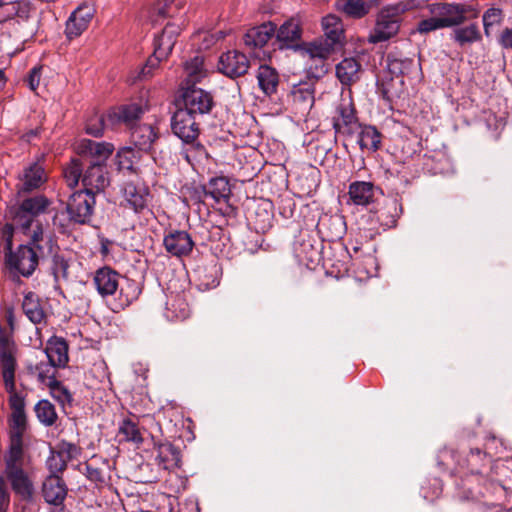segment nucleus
Listing matches in <instances>:
<instances>
[{
	"mask_svg": "<svg viewBox=\"0 0 512 512\" xmlns=\"http://www.w3.org/2000/svg\"><path fill=\"white\" fill-rule=\"evenodd\" d=\"M68 494V487L59 475H48L42 483V496L51 506L64 503Z\"/></svg>",
	"mask_w": 512,
	"mask_h": 512,
	"instance_id": "nucleus-18",
	"label": "nucleus"
},
{
	"mask_svg": "<svg viewBox=\"0 0 512 512\" xmlns=\"http://www.w3.org/2000/svg\"><path fill=\"white\" fill-rule=\"evenodd\" d=\"M419 2L422 6L420 9L426 8L430 14L438 16L444 28L460 25L464 21L478 16V10L472 5Z\"/></svg>",
	"mask_w": 512,
	"mask_h": 512,
	"instance_id": "nucleus-7",
	"label": "nucleus"
},
{
	"mask_svg": "<svg viewBox=\"0 0 512 512\" xmlns=\"http://www.w3.org/2000/svg\"><path fill=\"white\" fill-rule=\"evenodd\" d=\"M25 403L18 397L11 399V416L9 418V450L5 456L6 476L12 489L23 499L32 497V483L23 471V434L27 429Z\"/></svg>",
	"mask_w": 512,
	"mask_h": 512,
	"instance_id": "nucleus-1",
	"label": "nucleus"
},
{
	"mask_svg": "<svg viewBox=\"0 0 512 512\" xmlns=\"http://www.w3.org/2000/svg\"><path fill=\"white\" fill-rule=\"evenodd\" d=\"M260 90L271 96L277 92L279 85V74L277 70L269 65H260L256 75Z\"/></svg>",
	"mask_w": 512,
	"mask_h": 512,
	"instance_id": "nucleus-30",
	"label": "nucleus"
},
{
	"mask_svg": "<svg viewBox=\"0 0 512 512\" xmlns=\"http://www.w3.org/2000/svg\"><path fill=\"white\" fill-rule=\"evenodd\" d=\"M48 181V174L38 163H34V189L39 188Z\"/></svg>",
	"mask_w": 512,
	"mask_h": 512,
	"instance_id": "nucleus-58",
	"label": "nucleus"
},
{
	"mask_svg": "<svg viewBox=\"0 0 512 512\" xmlns=\"http://www.w3.org/2000/svg\"><path fill=\"white\" fill-rule=\"evenodd\" d=\"M335 69L336 76L342 85L350 86L360 78L361 64L354 57L344 58Z\"/></svg>",
	"mask_w": 512,
	"mask_h": 512,
	"instance_id": "nucleus-26",
	"label": "nucleus"
},
{
	"mask_svg": "<svg viewBox=\"0 0 512 512\" xmlns=\"http://www.w3.org/2000/svg\"><path fill=\"white\" fill-rule=\"evenodd\" d=\"M85 160L74 158L63 169V177L69 188H74L82 180Z\"/></svg>",
	"mask_w": 512,
	"mask_h": 512,
	"instance_id": "nucleus-40",
	"label": "nucleus"
},
{
	"mask_svg": "<svg viewBox=\"0 0 512 512\" xmlns=\"http://www.w3.org/2000/svg\"><path fill=\"white\" fill-rule=\"evenodd\" d=\"M49 261L50 270L56 282L60 279H68L69 262L63 255L59 254V251H57Z\"/></svg>",
	"mask_w": 512,
	"mask_h": 512,
	"instance_id": "nucleus-46",
	"label": "nucleus"
},
{
	"mask_svg": "<svg viewBox=\"0 0 512 512\" xmlns=\"http://www.w3.org/2000/svg\"><path fill=\"white\" fill-rule=\"evenodd\" d=\"M375 0H337L336 7L347 16L360 19L366 16L371 8L376 5Z\"/></svg>",
	"mask_w": 512,
	"mask_h": 512,
	"instance_id": "nucleus-29",
	"label": "nucleus"
},
{
	"mask_svg": "<svg viewBox=\"0 0 512 512\" xmlns=\"http://www.w3.org/2000/svg\"><path fill=\"white\" fill-rule=\"evenodd\" d=\"M249 68V59L244 52L239 50H230L223 53L218 61L219 72L231 79L245 75Z\"/></svg>",
	"mask_w": 512,
	"mask_h": 512,
	"instance_id": "nucleus-13",
	"label": "nucleus"
},
{
	"mask_svg": "<svg viewBox=\"0 0 512 512\" xmlns=\"http://www.w3.org/2000/svg\"><path fill=\"white\" fill-rule=\"evenodd\" d=\"M163 244L170 254L181 257L191 253L194 241L184 230H170L163 239Z\"/></svg>",
	"mask_w": 512,
	"mask_h": 512,
	"instance_id": "nucleus-17",
	"label": "nucleus"
},
{
	"mask_svg": "<svg viewBox=\"0 0 512 512\" xmlns=\"http://www.w3.org/2000/svg\"><path fill=\"white\" fill-rule=\"evenodd\" d=\"M0 365L5 388L9 393V406L11 399L16 396L24 402V398L15 392V368L16 360L14 357V342L12 340V317L8 319V324L0 325Z\"/></svg>",
	"mask_w": 512,
	"mask_h": 512,
	"instance_id": "nucleus-5",
	"label": "nucleus"
},
{
	"mask_svg": "<svg viewBox=\"0 0 512 512\" xmlns=\"http://www.w3.org/2000/svg\"><path fill=\"white\" fill-rule=\"evenodd\" d=\"M118 436L123 441L133 442L137 445L143 442V437L136 423L130 419H125L119 426Z\"/></svg>",
	"mask_w": 512,
	"mask_h": 512,
	"instance_id": "nucleus-43",
	"label": "nucleus"
},
{
	"mask_svg": "<svg viewBox=\"0 0 512 512\" xmlns=\"http://www.w3.org/2000/svg\"><path fill=\"white\" fill-rule=\"evenodd\" d=\"M59 251L50 233H45L40 225L34 229V268L40 261L50 260Z\"/></svg>",
	"mask_w": 512,
	"mask_h": 512,
	"instance_id": "nucleus-19",
	"label": "nucleus"
},
{
	"mask_svg": "<svg viewBox=\"0 0 512 512\" xmlns=\"http://www.w3.org/2000/svg\"><path fill=\"white\" fill-rule=\"evenodd\" d=\"M418 0H403L393 5H387L377 13L375 25L369 32L367 41L371 44L385 42L395 37L407 11L421 8Z\"/></svg>",
	"mask_w": 512,
	"mask_h": 512,
	"instance_id": "nucleus-3",
	"label": "nucleus"
},
{
	"mask_svg": "<svg viewBox=\"0 0 512 512\" xmlns=\"http://www.w3.org/2000/svg\"><path fill=\"white\" fill-rule=\"evenodd\" d=\"M96 196L87 191L78 190L72 193L67 202L69 219L77 224H88L93 216Z\"/></svg>",
	"mask_w": 512,
	"mask_h": 512,
	"instance_id": "nucleus-9",
	"label": "nucleus"
},
{
	"mask_svg": "<svg viewBox=\"0 0 512 512\" xmlns=\"http://www.w3.org/2000/svg\"><path fill=\"white\" fill-rule=\"evenodd\" d=\"M453 39L460 46L472 44L481 39L479 28L476 24L457 28L453 31Z\"/></svg>",
	"mask_w": 512,
	"mask_h": 512,
	"instance_id": "nucleus-42",
	"label": "nucleus"
},
{
	"mask_svg": "<svg viewBox=\"0 0 512 512\" xmlns=\"http://www.w3.org/2000/svg\"><path fill=\"white\" fill-rule=\"evenodd\" d=\"M9 214L12 223H6L2 228V239L6 263L10 270L15 272V280L19 281V275H32V239L26 244H21L17 251L13 252V235L15 229H20L24 234L29 231L32 224V197H27L21 204L12 206Z\"/></svg>",
	"mask_w": 512,
	"mask_h": 512,
	"instance_id": "nucleus-2",
	"label": "nucleus"
},
{
	"mask_svg": "<svg viewBox=\"0 0 512 512\" xmlns=\"http://www.w3.org/2000/svg\"><path fill=\"white\" fill-rule=\"evenodd\" d=\"M133 151L130 148L120 150L116 155V163L120 170L133 168Z\"/></svg>",
	"mask_w": 512,
	"mask_h": 512,
	"instance_id": "nucleus-55",
	"label": "nucleus"
},
{
	"mask_svg": "<svg viewBox=\"0 0 512 512\" xmlns=\"http://www.w3.org/2000/svg\"><path fill=\"white\" fill-rule=\"evenodd\" d=\"M120 275L109 267H103L95 272L93 282L97 292L102 296L113 295L119 288Z\"/></svg>",
	"mask_w": 512,
	"mask_h": 512,
	"instance_id": "nucleus-20",
	"label": "nucleus"
},
{
	"mask_svg": "<svg viewBox=\"0 0 512 512\" xmlns=\"http://www.w3.org/2000/svg\"><path fill=\"white\" fill-rule=\"evenodd\" d=\"M182 102V108L197 117L209 114L214 106L212 94L196 86L183 89Z\"/></svg>",
	"mask_w": 512,
	"mask_h": 512,
	"instance_id": "nucleus-11",
	"label": "nucleus"
},
{
	"mask_svg": "<svg viewBox=\"0 0 512 512\" xmlns=\"http://www.w3.org/2000/svg\"><path fill=\"white\" fill-rule=\"evenodd\" d=\"M295 107L302 113L308 112L314 105V89L309 84L295 85L291 92Z\"/></svg>",
	"mask_w": 512,
	"mask_h": 512,
	"instance_id": "nucleus-32",
	"label": "nucleus"
},
{
	"mask_svg": "<svg viewBox=\"0 0 512 512\" xmlns=\"http://www.w3.org/2000/svg\"><path fill=\"white\" fill-rule=\"evenodd\" d=\"M414 66L412 59H391L388 62L389 71L394 75H405L408 74L411 68Z\"/></svg>",
	"mask_w": 512,
	"mask_h": 512,
	"instance_id": "nucleus-51",
	"label": "nucleus"
},
{
	"mask_svg": "<svg viewBox=\"0 0 512 512\" xmlns=\"http://www.w3.org/2000/svg\"><path fill=\"white\" fill-rule=\"evenodd\" d=\"M142 290L138 282L126 279L120 286L118 303L115 304V311L123 310L132 302L138 299Z\"/></svg>",
	"mask_w": 512,
	"mask_h": 512,
	"instance_id": "nucleus-34",
	"label": "nucleus"
},
{
	"mask_svg": "<svg viewBox=\"0 0 512 512\" xmlns=\"http://www.w3.org/2000/svg\"><path fill=\"white\" fill-rule=\"evenodd\" d=\"M360 131L358 133L357 143L361 150L375 152L381 145V134L375 126L358 125Z\"/></svg>",
	"mask_w": 512,
	"mask_h": 512,
	"instance_id": "nucleus-31",
	"label": "nucleus"
},
{
	"mask_svg": "<svg viewBox=\"0 0 512 512\" xmlns=\"http://www.w3.org/2000/svg\"><path fill=\"white\" fill-rule=\"evenodd\" d=\"M444 28L441 19L438 16L423 19L418 23L417 30L419 33H428L438 29Z\"/></svg>",
	"mask_w": 512,
	"mask_h": 512,
	"instance_id": "nucleus-54",
	"label": "nucleus"
},
{
	"mask_svg": "<svg viewBox=\"0 0 512 512\" xmlns=\"http://www.w3.org/2000/svg\"><path fill=\"white\" fill-rule=\"evenodd\" d=\"M185 6V0H157L150 12V19L159 23L166 18L177 17Z\"/></svg>",
	"mask_w": 512,
	"mask_h": 512,
	"instance_id": "nucleus-22",
	"label": "nucleus"
},
{
	"mask_svg": "<svg viewBox=\"0 0 512 512\" xmlns=\"http://www.w3.org/2000/svg\"><path fill=\"white\" fill-rule=\"evenodd\" d=\"M309 69L311 70V74L316 78L323 76L328 71L325 60H322L321 62L311 61Z\"/></svg>",
	"mask_w": 512,
	"mask_h": 512,
	"instance_id": "nucleus-61",
	"label": "nucleus"
},
{
	"mask_svg": "<svg viewBox=\"0 0 512 512\" xmlns=\"http://www.w3.org/2000/svg\"><path fill=\"white\" fill-rule=\"evenodd\" d=\"M189 314V305L183 296L175 294L168 298L165 312V316L168 320H184Z\"/></svg>",
	"mask_w": 512,
	"mask_h": 512,
	"instance_id": "nucleus-33",
	"label": "nucleus"
},
{
	"mask_svg": "<svg viewBox=\"0 0 512 512\" xmlns=\"http://www.w3.org/2000/svg\"><path fill=\"white\" fill-rule=\"evenodd\" d=\"M206 195L211 196L217 203L228 202L231 196V188L227 178L215 177L209 181V191Z\"/></svg>",
	"mask_w": 512,
	"mask_h": 512,
	"instance_id": "nucleus-37",
	"label": "nucleus"
},
{
	"mask_svg": "<svg viewBox=\"0 0 512 512\" xmlns=\"http://www.w3.org/2000/svg\"><path fill=\"white\" fill-rule=\"evenodd\" d=\"M46 387L49 389L50 395L57 401L61 403H70L72 401V395L69 390L64 387L57 379L55 380V383H50Z\"/></svg>",
	"mask_w": 512,
	"mask_h": 512,
	"instance_id": "nucleus-52",
	"label": "nucleus"
},
{
	"mask_svg": "<svg viewBox=\"0 0 512 512\" xmlns=\"http://www.w3.org/2000/svg\"><path fill=\"white\" fill-rule=\"evenodd\" d=\"M274 36L279 49L298 50L301 47L302 29L297 19L285 21L278 29L276 28Z\"/></svg>",
	"mask_w": 512,
	"mask_h": 512,
	"instance_id": "nucleus-16",
	"label": "nucleus"
},
{
	"mask_svg": "<svg viewBox=\"0 0 512 512\" xmlns=\"http://www.w3.org/2000/svg\"><path fill=\"white\" fill-rule=\"evenodd\" d=\"M107 125H111L107 120V115H95L86 122V132L94 137L102 136Z\"/></svg>",
	"mask_w": 512,
	"mask_h": 512,
	"instance_id": "nucleus-49",
	"label": "nucleus"
},
{
	"mask_svg": "<svg viewBox=\"0 0 512 512\" xmlns=\"http://www.w3.org/2000/svg\"><path fill=\"white\" fill-rule=\"evenodd\" d=\"M110 184V175L106 163L85 160L82 175L83 191L97 196L105 191Z\"/></svg>",
	"mask_w": 512,
	"mask_h": 512,
	"instance_id": "nucleus-10",
	"label": "nucleus"
},
{
	"mask_svg": "<svg viewBox=\"0 0 512 512\" xmlns=\"http://www.w3.org/2000/svg\"><path fill=\"white\" fill-rule=\"evenodd\" d=\"M335 48L336 47L331 43L323 39H319L309 43L305 51L309 56L310 61L321 62L322 60H326Z\"/></svg>",
	"mask_w": 512,
	"mask_h": 512,
	"instance_id": "nucleus-39",
	"label": "nucleus"
},
{
	"mask_svg": "<svg viewBox=\"0 0 512 512\" xmlns=\"http://www.w3.org/2000/svg\"><path fill=\"white\" fill-rule=\"evenodd\" d=\"M487 456L479 448L471 449L466 458L467 469L470 475H466L457 483L459 497L462 499H473L484 496L486 492L494 488L495 483L481 475L480 469L486 465Z\"/></svg>",
	"mask_w": 512,
	"mask_h": 512,
	"instance_id": "nucleus-4",
	"label": "nucleus"
},
{
	"mask_svg": "<svg viewBox=\"0 0 512 512\" xmlns=\"http://www.w3.org/2000/svg\"><path fill=\"white\" fill-rule=\"evenodd\" d=\"M142 114V107L138 104L133 103L111 109L107 113V120L111 124V126L119 123L131 125L135 120L139 119Z\"/></svg>",
	"mask_w": 512,
	"mask_h": 512,
	"instance_id": "nucleus-24",
	"label": "nucleus"
},
{
	"mask_svg": "<svg viewBox=\"0 0 512 512\" xmlns=\"http://www.w3.org/2000/svg\"><path fill=\"white\" fill-rule=\"evenodd\" d=\"M50 453L46 459V468L49 471V475H61L67 468V463L57 453V451L49 446Z\"/></svg>",
	"mask_w": 512,
	"mask_h": 512,
	"instance_id": "nucleus-47",
	"label": "nucleus"
},
{
	"mask_svg": "<svg viewBox=\"0 0 512 512\" xmlns=\"http://www.w3.org/2000/svg\"><path fill=\"white\" fill-rule=\"evenodd\" d=\"M377 188L371 182L355 181L349 185V198L353 204L367 206L374 201Z\"/></svg>",
	"mask_w": 512,
	"mask_h": 512,
	"instance_id": "nucleus-25",
	"label": "nucleus"
},
{
	"mask_svg": "<svg viewBox=\"0 0 512 512\" xmlns=\"http://www.w3.org/2000/svg\"><path fill=\"white\" fill-rule=\"evenodd\" d=\"M197 116L180 107L171 118L173 133L184 143L194 142L200 133Z\"/></svg>",
	"mask_w": 512,
	"mask_h": 512,
	"instance_id": "nucleus-12",
	"label": "nucleus"
},
{
	"mask_svg": "<svg viewBox=\"0 0 512 512\" xmlns=\"http://www.w3.org/2000/svg\"><path fill=\"white\" fill-rule=\"evenodd\" d=\"M401 213L402 207L398 200L390 199L385 202L384 207L378 212L377 219L384 228H391L396 225Z\"/></svg>",
	"mask_w": 512,
	"mask_h": 512,
	"instance_id": "nucleus-35",
	"label": "nucleus"
},
{
	"mask_svg": "<svg viewBox=\"0 0 512 512\" xmlns=\"http://www.w3.org/2000/svg\"><path fill=\"white\" fill-rule=\"evenodd\" d=\"M321 24L324 33V38L322 39L335 47L341 45L344 37V29L340 18L330 14L322 18Z\"/></svg>",
	"mask_w": 512,
	"mask_h": 512,
	"instance_id": "nucleus-28",
	"label": "nucleus"
},
{
	"mask_svg": "<svg viewBox=\"0 0 512 512\" xmlns=\"http://www.w3.org/2000/svg\"><path fill=\"white\" fill-rule=\"evenodd\" d=\"M54 449L67 464L72 460L78 459L83 451L79 445L67 440H60Z\"/></svg>",
	"mask_w": 512,
	"mask_h": 512,
	"instance_id": "nucleus-45",
	"label": "nucleus"
},
{
	"mask_svg": "<svg viewBox=\"0 0 512 512\" xmlns=\"http://www.w3.org/2000/svg\"><path fill=\"white\" fill-rule=\"evenodd\" d=\"M184 71L186 73L187 86H195L196 83L200 82L201 79L207 75V70L204 68L203 57L195 56L189 61H186Z\"/></svg>",
	"mask_w": 512,
	"mask_h": 512,
	"instance_id": "nucleus-36",
	"label": "nucleus"
},
{
	"mask_svg": "<svg viewBox=\"0 0 512 512\" xmlns=\"http://www.w3.org/2000/svg\"><path fill=\"white\" fill-rule=\"evenodd\" d=\"M179 33L180 25L171 22L165 25L161 35L154 39L153 55L148 58L146 64L141 69L138 76L139 79H145L152 75V71L171 53Z\"/></svg>",
	"mask_w": 512,
	"mask_h": 512,
	"instance_id": "nucleus-6",
	"label": "nucleus"
},
{
	"mask_svg": "<svg viewBox=\"0 0 512 512\" xmlns=\"http://www.w3.org/2000/svg\"><path fill=\"white\" fill-rule=\"evenodd\" d=\"M157 459L164 469H174L179 466L180 452L172 444H162L159 446Z\"/></svg>",
	"mask_w": 512,
	"mask_h": 512,
	"instance_id": "nucleus-38",
	"label": "nucleus"
},
{
	"mask_svg": "<svg viewBox=\"0 0 512 512\" xmlns=\"http://www.w3.org/2000/svg\"><path fill=\"white\" fill-rule=\"evenodd\" d=\"M34 219L46 213L49 218H55L56 213L50 209L51 202L43 195L34 194Z\"/></svg>",
	"mask_w": 512,
	"mask_h": 512,
	"instance_id": "nucleus-53",
	"label": "nucleus"
},
{
	"mask_svg": "<svg viewBox=\"0 0 512 512\" xmlns=\"http://www.w3.org/2000/svg\"><path fill=\"white\" fill-rule=\"evenodd\" d=\"M61 346H68L66 340L62 337L51 336L47 342L44 350H52L60 348Z\"/></svg>",
	"mask_w": 512,
	"mask_h": 512,
	"instance_id": "nucleus-62",
	"label": "nucleus"
},
{
	"mask_svg": "<svg viewBox=\"0 0 512 512\" xmlns=\"http://www.w3.org/2000/svg\"><path fill=\"white\" fill-rule=\"evenodd\" d=\"M82 152L87 156L84 160H93L94 162L106 163L111 156L114 146L107 142H97L93 140H82L80 145Z\"/></svg>",
	"mask_w": 512,
	"mask_h": 512,
	"instance_id": "nucleus-23",
	"label": "nucleus"
},
{
	"mask_svg": "<svg viewBox=\"0 0 512 512\" xmlns=\"http://www.w3.org/2000/svg\"><path fill=\"white\" fill-rule=\"evenodd\" d=\"M49 362L58 365L61 368L66 367L69 361L68 346H61L60 348L52 350H43L42 352Z\"/></svg>",
	"mask_w": 512,
	"mask_h": 512,
	"instance_id": "nucleus-48",
	"label": "nucleus"
},
{
	"mask_svg": "<svg viewBox=\"0 0 512 512\" xmlns=\"http://www.w3.org/2000/svg\"><path fill=\"white\" fill-rule=\"evenodd\" d=\"M502 10L499 8H489L483 14L484 32L487 37H490L491 28L501 23Z\"/></svg>",
	"mask_w": 512,
	"mask_h": 512,
	"instance_id": "nucleus-50",
	"label": "nucleus"
},
{
	"mask_svg": "<svg viewBox=\"0 0 512 512\" xmlns=\"http://www.w3.org/2000/svg\"><path fill=\"white\" fill-rule=\"evenodd\" d=\"M94 16V9L89 5L78 6L69 16L65 24V35L68 39L79 37L89 26Z\"/></svg>",
	"mask_w": 512,
	"mask_h": 512,
	"instance_id": "nucleus-15",
	"label": "nucleus"
},
{
	"mask_svg": "<svg viewBox=\"0 0 512 512\" xmlns=\"http://www.w3.org/2000/svg\"><path fill=\"white\" fill-rule=\"evenodd\" d=\"M57 368L60 367L49 362V360H47L46 363L41 361L35 367V370L37 371L38 382L44 387L50 383H55Z\"/></svg>",
	"mask_w": 512,
	"mask_h": 512,
	"instance_id": "nucleus-44",
	"label": "nucleus"
},
{
	"mask_svg": "<svg viewBox=\"0 0 512 512\" xmlns=\"http://www.w3.org/2000/svg\"><path fill=\"white\" fill-rule=\"evenodd\" d=\"M276 25L273 22H264L248 29L242 37L243 49L252 57L261 59L265 56L263 48L274 37Z\"/></svg>",
	"mask_w": 512,
	"mask_h": 512,
	"instance_id": "nucleus-8",
	"label": "nucleus"
},
{
	"mask_svg": "<svg viewBox=\"0 0 512 512\" xmlns=\"http://www.w3.org/2000/svg\"><path fill=\"white\" fill-rule=\"evenodd\" d=\"M84 475L86 478L94 482L95 484H103L105 482V476L102 469L94 467L90 463L85 464V472Z\"/></svg>",
	"mask_w": 512,
	"mask_h": 512,
	"instance_id": "nucleus-57",
	"label": "nucleus"
},
{
	"mask_svg": "<svg viewBox=\"0 0 512 512\" xmlns=\"http://www.w3.org/2000/svg\"><path fill=\"white\" fill-rule=\"evenodd\" d=\"M122 193L127 205L136 213L142 212L147 208L149 192L144 186L127 182L124 184Z\"/></svg>",
	"mask_w": 512,
	"mask_h": 512,
	"instance_id": "nucleus-21",
	"label": "nucleus"
},
{
	"mask_svg": "<svg viewBox=\"0 0 512 512\" xmlns=\"http://www.w3.org/2000/svg\"><path fill=\"white\" fill-rule=\"evenodd\" d=\"M358 125L356 110L351 96L342 97L336 107V116L333 118V128L338 133L351 134Z\"/></svg>",
	"mask_w": 512,
	"mask_h": 512,
	"instance_id": "nucleus-14",
	"label": "nucleus"
},
{
	"mask_svg": "<svg viewBox=\"0 0 512 512\" xmlns=\"http://www.w3.org/2000/svg\"><path fill=\"white\" fill-rule=\"evenodd\" d=\"M131 141L142 151H150L158 138V133L149 124H139L131 128Z\"/></svg>",
	"mask_w": 512,
	"mask_h": 512,
	"instance_id": "nucleus-27",
	"label": "nucleus"
},
{
	"mask_svg": "<svg viewBox=\"0 0 512 512\" xmlns=\"http://www.w3.org/2000/svg\"><path fill=\"white\" fill-rule=\"evenodd\" d=\"M189 144L191 146L186 150L185 153V158L188 162H191L192 159H203L208 157L205 147L197 142V139L194 142H190Z\"/></svg>",
	"mask_w": 512,
	"mask_h": 512,
	"instance_id": "nucleus-56",
	"label": "nucleus"
},
{
	"mask_svg": "<svg viewBox=\"0 0 512 512\" xmlns=\"http://www.w3.org/2000/svg\"><path fill=\"white\" fill-rule=\"evenodd\" d=\"M9 503V493L2 485H0V510H7Z\"/></svg>",
	"mask_w": 512,
	"mask_h": 512,
	"instance_id": "nucleus-64",
	"label": "nucleus"
},
{
	"mask_svg": "<svg viewBox=\"0 0 512 512\" xmlns=\"http://www.w3.org/2000/svg\"><path fill=\"white\" fill-rule=\"evenodd\" d=\"M331 224L334 226L335 231L331 232L330 237L332 239L341 238L345 230V223L341 217L335 216L330 218Z\"/></svg>",
	"mask_w": 512,
	"mask_h": 512,
	"instance_id": "nucleus-60",
	"label": "nucleus"
},
{
	"mask_svg": "<svg viewBox=\"0 0 512 512\" xmlns=\"http://www.w3.org/2000/svg\"><path fill=\"white\" fill-rule=\"evenodd\" d=\"M499 43L503 48L512 49V27L503 30L499 39Z\"/></svg>",
	"mask_w": 512,
	"mask_h": 512,
	"instance_id": "nucleus-63",
	"label": "nucleus"
},
{
	"mask_svg": "<svg viewBox=\"0 0 512 512\" xmlns=\"http://www.w3.org/2000/svg\"><path fill=\"white\" fill-rule=\"evenodd\" d=\"M34 412L38 420L47 427L55 424L58 417L55 406L50 401L44 399L34 405Z\"/></svg>",
	"mask_w": 512,
	"mask_h": 512,
	"instance_id": "nucleus-41",
	"label": "nucleus"
},
{
	"mask_svg": "<svg viewBox=\"0 0 512 512\" xmlns=\"http://www.w3.org/2000/svg\"><path fill=\"white\" fill-rule=\"evenodd\" d=\"M31 172H32V165L28 166L25 169L24 181L22 183L21 188H19L18 192H17V194L19 196L24 195V194H30V192L32 191V176L30 175Z\"/></svg>",
	"mask_w": 512,
	"mask_h": 512,
	"instance_id": "nucleus-59",
	"label": "nucleus"
}]
</instances>
